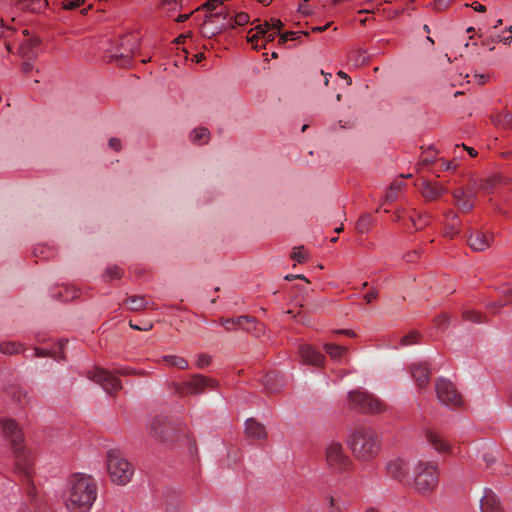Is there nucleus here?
<instances>
[{
  "instance_id": "6",
  "label": "nucleus",
  "mask_w": 512,
  "mask_h": 512,
  "mask_svg": "<svg viewBox=\"0 0 512 512\" xmlns=\"http://www.w3.org/2000/svg\"><path fill=\"white\" fill-rule=\"evenodd\" d=\"M348 406L363 413H380L384 411L383 403L365 390L355 389L348 393Z\"/></svg>"
},
{
  "instance_id": "60",
  "label": "nucleus",
  "mask_w": 512,
  "mask_h": 512,
  "mask_svg": "<svg viewBox=\"0 0 512 512\" xmlns=\"http://www.w3.org/2000/svg\"><path fill=\"white\" fill-rule=\"evenodd\" d=\"M413 223H414L415 228H416L417 230H420V229H422V227H423L424 225H426V224H427V220H426V218H422V217H420L418 222H415V221H414Z\"/></svg>"
},
{
  "instance_id": "3",
  "label": "nucleus",
  "mask_w": 512,
  "mask_h": 512,
  "mask_svg": "<svg viewBox=\"0 0 512 512\" xmlns=\"http://www.w3.org/2000/svg\"><path fill=\"white\" fill-rule=\"evenodd\" d=\"M347 444L354 457L363 462L373 460L380 450L378 435L372 428L367 426L353 428L347 437Z\"/></svg>"
},
{
  "instance_id": "29",
  "label": "nucleus",
  "mask_w": 512,
  "mask_h": 512,
  "mask_svg": "<svg viewBox=\"0 0 512 512\" xmlns=\"http://www.w3.org/2000/svg\"><path fill=\"white\" fill-rule=\"evenodd\" d=\"M329 512H344L347 508V503L341 498L329 496Z\"/></svg>"
},
{
  "instance_id": "34",
  "label": "nucleus",
  "mask_w": 512,
  "mask_h": 512,
  "mask_svg": "<svg viewBox=\"0 0 512 512\" xmlns=\"http://www.w3.org/2000/svg\"><path fill=\"white\" fill-rule=\"evenodd\" d=\"M35 356L36 357H51L54 359H61V360L65 359V355L62 352L59 353V355H57L56 352H52V351L45 350L42 348H35Z\"/></svg>"
},
{
  "instance_id": "48",
  "label": "nucleus",
  "mask_w": 512,
  "mask_h": 512,
  "mask_svg": "<svg viewBox=\"0 0 512 512\" xmlns=\"http://www.w3.org/2000/svg\"><path fill=\"white\" fill-rule=\"evenodd\" d=\"M109 146L114 150V151H120L121 148H122V145H121V140L119 138H116V137H113L109 140Z\"/></svg>"
},
{
  "instance_id": "16",
  "label": "nucleus",
  "mask_w": 512,
  "mask_h": 512,
  "mask_svg": "<svg viewBox=\"0 0 512 512\" xmlns=\"http://www.w3.org/2000/svg\"><path fill=\"white\" fill-rule=\"evenodd\" d=\"M227 17H228V13L222 12V11L207 15L205 17L203 25L201 27V33L203 34V36L211 38L212 36L220 33L222 31V29L226 28V26L224 24H222L220 27H217L212 30L208 29V26L210 24L215 23L216 20H218L219 18H222L223 20H225Z\"/></svg>"
},
{
  "instance_id": "32",
  "label": "nucleus",
  "mask_w": 512,
  "mask_h": 512,
  "mask_svg": "<svg viewBox=\"0 0 512 512\" xmlns=\"http://www.w3.org/2000/svg\"><path fill=\"white\" fill-rule=\"evenodd\" d=\"M420 338L421 335L417 331H412L401 338V345L411 346L413 344H417L419 343Z\"/></svg>"
},
{
  "instance_id": "42",
  "label": "nucleus",
  "mask_w": 512,
  "mask_h": 512,
  "mask_svg": "<svg viewBox=\"0 0 512 512\" xmlns=\"http://www.w3.org/2000/svg\"><path fill=\"white\" fill-rule=\"evenodd\" d=\"M506 303L503 301H492L487 305V308L494 314L498 313L499 309L505 306Z\"/></svg>"
},
{
  "instance_id": "21",
  "label": "nucleus",
  "mask_w": 512,
  "mask_h": 512,
  "mask_svg": "<svg viewBox=\"0 0 512 512\" xmlns=\"http://www.w3.org/2000/svg\"><path fill=\"white\" fill-rule=\"evenodd\" d=\"M479 190H504L507 189L506 182L499 176H489L482 178L479 184L475 187Z\"/></svg>"
},
{
  "instance_id": "61",
  "label": "nucleus",
  "mask_w": 512,
  "mask_h": 512,
  "mask_svg": "<svg viewBox=\"0 0 512 512\" xmlns=\"http://www.w3.org/2000/svg\"><path fill=\"white\" fill-rule=\"evenodd\" d=\"M309 0H304V3H302L300 6H299V10L303 13V14H306V15H309L310 14V10L308 8V5H307V2Z\"/></svg>"
},
{
  "instance_id": "22",
  "label": "nucleus",
  "mask_w": 512,
  "mask_h": 512,
  "mask_svg": "<svg viewBox=\"0 0 512 512\" xmlns=\"http://www.w3.org/2000/svg\"><path fill=\"white\" fill-rule=\"evenodd\" d=\"M324 349L326 353L331 357V359L339 363L344 362L348 352V348L346 346H341L337 344H325Z\"/></svg>"
},
{
  "instance_id": "30",
  "label": "nucleus",
  "mask_w": 512,
  "mask_h": 512,
  "mask_svg": "<svg viewBox=\"0 0 512 512\" xmlns=\"http://www.w3.org/2000/svg\"><path fill=\"white\" fill-rule=\"evenodd\" d=\"M21 351V344L17 342H2L0 344V352L5 355L18 354Z\"/></svg>"
},
{
  "instance_id": "55",
  "label": "nucleus",
  "mask_w": 512,
  "mask_h": 512,
  "mask_svg": "<svg viewBox=\"0 0 512 512\" xmlns=\"http://www.w3.org/2000/svg\"><path fill=\"white\" fill-rule=\"evenodd\" d=\"M483 460L485 461L486 465L489 467L495 462V457L490 453H485L483 455Z\"/></svg>"
},
{
  "instance_id": "19",
  "label": "nucleus",
  "mask_w": 512,
  "mask_h": 512,
  "mask_svg": "<svg viewBox=\"0 0 512 512\" xmlns=\"http://www.w3.org/2000/svg\"><path fill=\"white\" fill-rule=\"evenodd\" d=\"M469 246L475 251H484L491 245V237L482 231L471 233L468 238Z\"/></svg>"
},
{
  "instance_id": "62",
  "label": "nucleus",
  "mask_w": 512,
  "mask_h": 512,
  "mask_svg": "<svg viewBox=\"0 0 512 512\" xmlns=\"http://www.w3.org/2000/svg\"><path fill=\"white\" fill-rule=\"evenodd\" d=\"M473 9L475 11L481 12V13L486 11V7L484 5H482V4H480V3H477V2L473 3Z\"/></svg>"
},
{
  "instance_id": "53",
  "label": "nucleus",
  "mask_w": 512,
  "mask_h": 512,
  "mask_svg": "<svg viewBox=\"0 0 512 512\" xmlns=\"http://www.w3.org/2000/svg\"><path fill=\"white\" fill-rule=\"evenodd\" d=\"M501 295L506 298L507 301L505 303L512 304V288H507L503 291H501Z\"/></svg>"
},
{
  "instance_id": "20",
  "label": "nucleus",
  "mask_w": 512,
  "mask_h": 512,
  "mask_svg": "<svg viewBox=\"0 0 512 512\" xmlns=\"http://www.w3.org/2000/svg\"><path fill=\"white\" fill-rule=\"evenodd\" d=\"M245 433L248 438L262 440L267 437L265 427L254 419H248L245 424Z\"/></svg>"
},
{
  "instance_id": "57",
  "label": "nucleus",
  "mask_w": 512,
  "mask_h": 512,
  "mask_svg": "<svg viewBox=\"0 0 512 512\" xmlns=\"http://www.w3.org/2000/svg\"><path fill=\"white\" fill-rule=\"evenodd\" d=\"M271 19L269 21H265L263 24H258L257 26H260L264 32V34H267V32L272 31V27L270 25Z\"/></svg>"
},
{
  "instance_id": "40",
  "label": "nucleus",
  "mask_w": 512,
  "mask_h": 512,
  "mask_svg": "<svg viewBox=\"0 0 512 512\" xmlns=\"http://www.w3.org/2000/svg\"><path fill=\"white\" fill-rule=\"evenodd\" d=\"M291 258L299 263L304 262L306 255L303 251V247L294 248L293 252L291 253Z\"/></svg>"
},
{
  "instance_id": "23",
  "label": "nucleus",
  "mask_w": 512,
  "mask_h": 512,
  "mask_svg": "<svg viewBox=\"0 0 512 512\" xmlns=\"http://www.w3.org/2000/svg\"><path fill=\"white\" fill-rule=\"evenodd\" d=\"M264 32L260 26H255L248 31L247 34V42L251 44L252 48L255 50H260L265 48L266 45L260 43V40L263 39Z\"/></svg>"
},
{
  "instance_id": "59",
  "label": "nucleus",
  "mask_w": 512,
  "mask_h": 512,
  "mask_svg": "<svg viewBox=\"0 0 512 512\" xmlns=\"http://www.w3.org/2000/svg\"><path fill=\"white\" fill-rule=\"evenodd\" d=\"M459 233L458 229L454 226V224L452 223L451 224V227L449 228V230L446 232V235L449 236L450 238H453L455 235H457Z\"/></svg>"
},
{
  "instance_id": "51",
  "label": "nucleus",
  "mask_w": 512,
  "mask_h": 512,
  "mask_svg": "<svg viewBox=\"0 0 512 512\" xmlns=\"http://www.w3.org/2000/svg\"><path fill=\"white\" fill-rule=\"evenodd\" d=\"M116 373L119 375L126 376V375L137 374L138 372H136L134 369L129 368V367H121L116 370Z\"/></svg>"
},
{
  "instance_id": "43",
  "label": "nucleus",
  "mask_w": 512,
  "mask_h": 512,
  "mask_svg": "<svg viewBox=\"0 0 512 512\" xmlns=\"http://www.w3.org/2000/svg\"><path fill=\"white\" fill-rule=\"evenodd\" d=\"M84 3V0H65L63 2L64 9H74Z\"/></svg>"
},
{
  "instance_id": "41",
  "label": "nucleus",
  "mask_w": 512,
  "mask_h": 512,
  "mask_svg": "<svg viewBox=\"0 0 512 512\" xmlns=\"http://www.w3.org/2000/svg\"><path fill=\"white\" fill-rule=\"evenodd\" d=\"M211 363V357L208 354H199L196 360L198 368H204Z\"/></svg>"
},
{
  "instance_id": "24",
  "label": "nucleus",
  "mask_w": 512,
  "mask_h": 512,
  "mask_svg": "<svg viewBox=\"0 0 512 512\" xmlns=\"http://www.w3.org/2000/svg\"><path fill=\"white\" fill-rule=\"evenodd\" d=\"M125 305L131 311H141L148 307L149 301L143 296H129L125 300Z\"/></svg>"
},
{
  "instance_id": "26",
  "label": "nucleus",
  "mask_w": 512,
  "mask_h": 512,
  "mask_svg": "<svg viewBox=\"0 0 512 512\" xmlns=\"http://www.w3.org/2000/svg\"><path fill=\"white\" fill-rule=\"evenodd\" d=\"M20 3L23 9H27L34 13L44 11L48 5L47 0H21Z\"/></svg>"
},
{
  "instance_id": "15",
  "label": "nucleus",
  "mask_w": 512,
  "mask_h": 512,
  "mask_svg": "<svg viewBox=\"0 0 512 512\" xmlns=\"http://www.w3.org/2000/svg\"><path fill=\"white\" fill-rule=\"evenodd\" d=\"M480 508L482 512H502V508L496 494L488 488L483 491L480 499Z\"/></svg>"
},
{
  "instance_id": "33",
  "label": "nucleus",
  "mask_w": 512,
  "mask_h": 512,
  "mask_svg": "<svg viewBox=\"0 0 512 512\" xmlns=\"http://www.w3.org/2000/svg\"><path fill=\"white\" fill-rule=\"evenodd\" d=\"M37 46V41L27 38L19 46V53L23 56H27L31 53L32 49Z\"/></svg>"
},
{
  "instance_id": "13",
  "label": "nucleus",
  "mask_w": 512,
  "mask_h": 512,
  "mask_svg": "<svg viewBox=\"0 0 512 512\" xmlns=\"http://www.w3.org/2000/svg\"><path fill=\"white\" fill-rule=\"evenodd\" d=\"M298 354L304 364L316 367H323L326 359L324 354L310 344H301L298 348Z\"/></svg>"
},
{
  "instance_id": "7",
  "label": "nucleus",
  "mask_w": 512,
  "mask_h": 512,
  "mask_svg": "<svg viewBox=\"0 0 512 512\" xmlns=\"http://www.w3.org/2000/svg\"><path fill=\"white\" fill-rule=\"evenodd\" d=\"M173 387L179 396L184 397L187 395L202 394L207 388L216 389L218 382L213 378L201 374H193L188 381L175 383Z\"/></svg>"
},
{
  "instance_id": "8",
  "label": "nucleus",
  "mask_w": 512,
  "mask_h": 512,
  "mask_svg": "<svg viewBox=\"0 0 512 512\" xmlns=\"http://www.w3.org/2000/svg\"><path fill=\"white\" fill-rule=\"evenodd\" d=\"M325 460L331 469L339 472L346 471L352 466V461L347 455L343 444L336 440L327 442L325 446Z\"/></svg>"
},
{
  "instance_id": "5",
  "label": "nucleus",
  "mask_w": 512,
  "mask_h": 512,
  "mask_svg": "<svg viewBox=\"0 0 512 512\" xmlns=\"http://www.w3.org/2000/svg\"><path fill=\"white\" fill-rule=\"evenodd\" d=\"M106 467L111 481L118 485H126L134 474L133 466L118 450L108 451Z\"/></svg>"
},
{
  "instance_id": "47",
  "label": "nucleus",
  "mask_w": 512,
  "mask_h": 512,
  "mask_svg": "<svg viewBox=\"0 0 512 512\" xmlns=\"http://www.w3.org/2000/svg\"><path fill=\"white\" fill-rule=\"evenodd\" d=\"M130 327L134 330L149 331L153 328V325L150 322H145L143 325L138 326L130 322Z\"/></svg>"
},
{
  "instance_id": "35",
  "label": "nucleus",
  "mask_w": 512,
  "mask_h": 512,
  "mask_svg": "<svg viewBox=\"0 0 512 512\" xmlns=\"http://www.w3.org/2000/svg\"><path fill=\"white\" fill-rule=\"evenodd\" d=\"M178 0H162V8L167 16L172 17L173 13L177 10Z\"/></svg>"
},
{
  "instance_id": "14",
  "label": "nucleus",
  "mask_w": 512,
  "mask_h": 512,
  "mask_svg": "<svg viewBox=\"0 0 512 512\" xmlns=\"http://www.w3.org/2000/svg\"><path fill=\"white\" fill-rule=\"evenodd\" d=\"M427 442L439 453H453L451 444L438 432L427 430L425 433Z\"/></svg>"
},
{
  "instance_id": "28",
  "label": "nucleus",
  "mask_w": 512,
  "mask_h": 512,
  "mask_svg": "<svg viewBox=\"0 0 512 512\" xmlns=\"http://www.w3.org/2000/svg\"><path fill=\"white\" fill-rule=\"evenodd\" d=\"M162 361L165 362L167 365L176 367L178 369H187L189 364L188 361L180 356L175 355H166L162 357Z\"/></svg>"
},
{
  "instance_id": "56",
  "label": "nucleus",
  "mask_w": 512,
  "mask_h": 512,
  "mask_svg": "<svg viewBox=\"0 0 512 512\" xmlns=\"http://www.w3.org/2000/svg\"><path fill=\"white\" fill-rule=\"evenodd\" d=\"M378 296L377 291H370L367 294H365L364 299L367 303H370L372 300L376 299Z\"/></svg>"
},
{
  "instance_id": "64",
  "label": "nucleus",
  "mask_w": 512,
  "mask_h": 512,
  "mask_svg": "<svg viewBox=\"0 0 512 512\" xmlns=\"http://www.w3.org/2000/svg\"><path fill=\"white\" fill-rule=\"evenodd\" d=\"M337 75H338L340 78H342V79L346 80V81H347V83H348V85H350V84L352 83L351 78H350V77L347 75V73H345L344 71H338Z\"/></svg>"
},
{
  "instance_id": "18",
  "label": "nucleus",
  "mask_w": 512,
  "mask_h": 512,
  "mask_svg": "<svg viewBox=\"0 0 512 512\" xmlns=\"http://www.w3.org/2000/svg\"><path fill=\"white\" fill-rule=\"evenodd\" d=\"M411 374L417 385L424 388L430 381L431 370L426 363H418L411 366Z\"/></svg>"
},
{
  "instance_id": "63",
  "label": "nucleus",
  "mask_w": 512,
  "mask_h": 512,
  "mask_svg": "<svg viewBox=\"0 0 512 512\" xmlns=\"http://www.w3.org/2000/svg\"><path fill=\"white\" fill-rule=\"evenodd\" d=\"M193 14V12H190V13H187V14H180L177 16L176 18V21L177 22H184L186 21L191 15Z\"/></svg>"
},
{
  "instance_id": "54",
  "label": "nucleus",
  "mask_w": 512,
  "mask_h": 512,
  "mask_svg": "<svg viewBox=\"0 0 512 512\" xmlns=\"http://www.w3.org/2000/svg\"><path fill=\"white\" fill-rule=\"evenodd\" d=\"M418 255V251H411L405 255V260L407 262H414L418 258Z\"/></svg>"
},
{
  "instance_id": "36",
  "label": "nucleus",
  "mask_w": 512,
  "mask_h": 512,
  "mask_svg": "<svg viewBox=\"0 0 512 512\" xmlns=\"http://www.w3.org/2000/svg\"><path fill=\"white\" fill-rule=\"evenodd\" d=\"M250 21V16L246 12H239L235 15L233 23L229 27L233 28L235 25L243 26Z\"/></svg>"
},
{
  "instance_id": "17",
  "label": "nucleus",
  "mask_w": 512,
  "mask_h": 512,
  "mask_svg": "<svg viewBox=\"0 0 512 512\" xmlns=\"http://www.w3.org/2000/svg\"><path fill=\"white\" fill-rule=\"evenodd\" d=\"M263 385L268 393H278L285 386L284 377L279 372H269L264 377Z\"/></svg>"
},
{
  "instance_id": "31",
  "label": "nucleus",
  "mask_w": 512,
  "mask_h": 512,
  "mask_svg": "<svg viewBox=\"0 0 512 512\" xmlns=\"http://www.w3.org/2000/svg\"><path fill=\"white\" fill-rule=\"evenodd\" d=\"M462 316L465 320L471 321L474 323H484L486 322V316L480 312L474 310H465L462 313Z\"/></svg>"
},
{
  "instance_id": "44",
  "label": "nucleus",
  "mask_w": 512,
  "mask_h": 512,
  "mask_svg": "<svg viewBox=\"0 0 512 512\" xmlns=\"http://www.w3.org/2000/svg\"><path fill=\"white\" fill-rule=\"evenodd\" d=\"M295 35H296L295 32H286V33L279 34L278 42L280 45H284L288 40L295 39Z\"/></svg>"
},
{
  "instance_id": "50",
  "label": "nucleus",
  "mask_w": 512,
  "mask_h": 512,
  "mask_svg": "<svg viewBox=\"0 0 512 512\" xmlns=\"http://www.w3.org/2000/svg\"><path fill=\"white\" fill-rule=\"evenodd\" d=\"M222 3H223V0H209L203 5V7L208 10H214L216 7H218Z\"/></svg>"
},
{
  "instance_id": "4",
  "label": "nucleus",
  "mask_w": 512,
  "mask_h": 512,
  "mask_svg": "<svg viewBox=\"0 0 512 512\" xmlns=\"http://www.w3.org/2000/svg\"><path fill=\"white\" fill-rule=\"evenodd\" d=\"M439 482V467L435 461L424 459L412 463V476L409 487L419 495L428 497L434 493Z\"/></svg>"
},
{
  "instance_id": "49",
  "label": "nucleus",
  "mask_w": 512,
  "mask_h": 512,
  "mask_svg": "<svg viewBox=\"0 0 512 512\" xmlns=\"http://www.w3.org/2000/svg\"><path fill=\"white\" fill-rule=\"evenodd\" d=\"M276 36H279L276 31L267 32V34L263 35V44L267 45V43L274 41Z\"/></svg>"
},
{
  "instance_id": "37",
  "label": "nucleus",
  "mask_w": 512,
  "mask_h": 512,
  "mask_svg": "<svg viewBox=\"0 0 512 512\" xmlns=\"http://www.w3.org/2000/svg\"><path fill=\"white\" fill-rule=\"evenodd\" d=\"M122 269L118 266L108 267L105 273V279L114 280L122 277Z\"/></svg>"
},
{
  "instance_id": "2",
  "label": "nucleus",
  "mask_w": 512,
  "mask_h": 512,
  "mask_svg": "<svg viewBox=\"0 0 512 512\" xmlns=\"http://www.w3.org/2000/svg\"><path fill=\"white\" fill-rule=\"evenodd\" d=\"M96 499L97 486L91 476L76 473L69 478L65 504L70 512H88Z\"/></svg>"
},
{
  "instance_id": "39",
  "label": "nucleus",
  "mask_w": 512,
  "mask_h": 512,
  "mask_svg": "<svg viewBox=\"0 0 512 512\" xmlns=\"http://www.w3.org/2000/svg\"><path fill=\"white\" fill-rule=\"evenodd\" d=\"M435 325L438 330H443L448 326L449 316L447 314H441L435 318Z\"/></svg>"
},
{
  "instance_id": "11",
  "label": "nucleus",
  "mask_w": 512,
  "mask_h": 512,
  "mask_svg": "<svg viewBox=\"0 0 512 512\" xmlns=\"http://www.w3.org/2000/svg\"><path fill=\"white\" fill-rule=\"evenodd\" d=\"M149 434L157 441L169 442L174 438L175 427L169 418L156 416L149 424Z\"/></svg>"
},
{
  "instance_id": "1",
  "label": "nucleus",
  "mask_w": 512,
  "mask_h": 512,
  "mask_svg": "<svg viewBox=\"0 0 512 512\" xmlns=\"http://www.w3.org/2000/svg\"><path fill=\"white\" fill-rule=\"evenodd\" d=\"M0 433L10 442L15 456V472L26 485V493L32 499L34 486L31 484L33 457L24 445V435L19 425L10 418L0 420Z\"/></svg>"
},
{
  "instance_id": "38",
  "label": "nucleus",
  "mask_w": 512,
  "mask_h": 512,
  "mask_svg": "<svg viewBox=\"0 0 512 512\" xmlns=\"http://www.w3.org/2000/svg\"><path fill=\"white\" fill-rule=\"evenodd\" d=\"M235 321L237 323V327H241V328L246 329L247 331H251V328L246 327V324L255 322V318L250 317V316H239V317L235 318Z\"/></svg>"
},
{
  "instance_id": "46",
  "label": "nucleus",
  "mask_w": 512,
  "mask_h": 512,
  "mask_svg": "<svg viewBox=\"0 0 512 512\" xmlns=\"http://www.w3.org/2000/svg\"><path fill=\"white\" fill-rule=\"evenodd\" d=\"M270 25L272 27V31H276L278 34L284 26L283 22L277 18H271Z\"/></svg>"
},
{
  "instance_id": "58",
  "label": "nucleus",
  "mask_w": 512,
  "mask_h": 512,
  "mask_svg": "<svg viewBox=\"0 0 512 512\" xmlns=\"http://www.w3.org/2000/svg\"><path fill=\"white\" fill-rule=\"evenodd\" d=\"M252 324H254V327L253 329H251V331H253L256 335H259L260 332L263 330V325L258 323L256 320L255 322H251Z\"/></svg>"
},
{
  "instance_id": "12",
  "label": "nucleus",
  "mask_w": 512,
  "mask_h": 512,
  "mask_svg": "<svg viewBox=\"0 0 512 512\" xmlns=\"http://www.w3.org/2000/svg\"><path fill=\"white\" fill-rule=\"evenodd\" d=\"M88 377L102 386L109 394H115L122 389L120 380L107 370L96 369L89 372Z\"/></svg>"
},
{
  "instance_id": "25",
  "label": "nucleus",
  "mask_w": 512,
  "mask_h": 512,
  "mask_svg": "<svg viewBox=\"0 0 512 512\" xmlns=\"http://www.w3.org/2000/svg\"><path fill=\"white\" fill-rule=\"evenodd\" d=\"M454 204L462 211H469L474 206L472 194H454Z\"/></svg>"
},
{
  "instance_id": "10",
  "label": "nucleus",
  "mask_w": 512,
  "mask_h": 512,
  "mask_svg": "<svg viewBox=\"0 0 512 512\" xmlns=\"http://www.w3.org/2000/svg\"><path fill=\"white\" fill-rule=\"evenodd\" d=\"M435 391L439 401L448 407L455 408L462 404L461 395L455 388L454 384L447 379H437Z\"/></svg>"
},
{
  "instance_id": "9",
  "label": "nucleus",
  "mask_w": 512,
  "mask_h": 512,
  "mask_svg": "<svg viewBox=\"0 0 512 512\" xmlns=\"http://www.w3.org/2000/svg\"><path fill=\"white\" fill-rule=\"evenodd\" d=\"M385 469L390 478L409 487L412 476V463L404 458L397 457L389 460Z\"/></svg>"
},
{
  "instance_id": "52",
  "label": "nucleus",
  "mask_w": 512,
  "mask_h": 512,
  "mask_svg": "<svg viewBox=\"0 0 512 512\" xmlns=\"http://www.w3.org/2000/svg\"><path fill=\"white\" fill-rule=\"evenodd\" d=\"M23 74L29 75L34 70V65L31 62H24L21 66Z\"/></svg>"
},
{
  "instance_id": "27",
  "label": "nucleus",
  "mask_w": 512,
  "mask_h": 512,
  "mask_svg": "<svg viewBox=\"0 0 512 512\" xmlns=\"http://www.w3.org/2000/svg\"><path fill=\"white\" fill-rule=\"evenodd\" d=\"M191 140L195 144H206L210 140V132L205 127H199L192 131Z\"/></svg>"
},
{
  "instance_id": "45",
  "label": "nucleus",
  "mask_w": 512,
  "mask_h": 512,
  "mask_svg": "<svg viewBox=\"0 0 512 512\" xmlns=\"http://www.w3.org/2000/svg\"><path fill=\"white\" fill-rule=\"evenodd\" d=\"M220 323L227 329V330H232V329H235L237 327V323L235 321V318L233 319H225V318H222L220 320Z\"/></svg>"
}]
</instances>
